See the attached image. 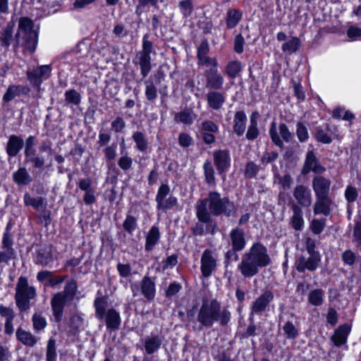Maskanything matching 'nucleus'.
<instances>
[{
  "mask_svg": "<svg viewBox=\"0 0 361 361\" xmlns=\"http://www.w3.org/2000/svg\"><path fill=\"white\" fill-rule=\"evenodd\" d=\"M195 210L198 221L204 223L208 233L214 235L217 225L212 216H219L223 214L226 217L234 216L237 207L228 197L222 196L217 191H210L207 197L197 202Z\"/></svg>",
  "mask_w": 361,
  "mask_h": 361,
  "instance_id": "1",
  "label": "nucleus"
},
{
  "mask_svg": "<svg viewBox=\"0 0 361 361\" xmlns=\"http://www.w3.org/2000/svg\"><path fill=\"white\" fill-rule=\"evenodd\" d=\"M231 319V313L227 307H222L216 299L204 300L198 310L197 322L202 328L209 329L215 322L221 326L228 325Z\"/></svg>",
  "mask_w": 361,
  "mask_h": 361,
  "instance_id": "2",
  "label": "nucleus"
},
{
  "mask_svg": "<svg viewBox=\"0 0 361 361\" xmlns=\"http://www.w3.org/2000/svg\"><path fill=\"white\" fill-rule=\"evenodd\" d=\"M37 43L38 32L35 30L33 20L28 17H20L14 35L13 49L22 48L24 53L33 54Z\"/></svg>",
  "mask_w": 361,
  "mask_h": 361,
  "instance_id": "3",
  "label": "nucleus"
},
{
  "mask_svg": "<svg viewBox=\"0 0 361 361\" xmlns=\"http://www.w3.org/2000/svg\"><path fill=\"white\" fill-rule=\"evenodd\" d=\"M77 283L71 279L66 282L63 291L56 293L51 300L52 314L56 322H61L63 308L67 303L71 302L76 294Z\"/></svg>",
  "mask_w": 361,
  "mask_h": 361,
  "instance_id": "4",
  "label": "nucleus"
},
{
  "mask_svg": "<svg viewBox=\"0 0 361 361\" xmlns=\"http://www.w3.org/2000/svg\"><path fill=\"white\" fill-rule=\"evenodd\" d=\"M37 297V290L30 286L26 277L20 276L16 286L15 302L20 312H27L31 306V300Z\"/></svg>",
  "mask_w": 361,
  "mask_h": 361,
  "instance_id": "5",
  "label": "nucleus"
},
{
  "mask_svg": "<svg viewBox=\"0 0 361 361\" xmlns=\"http://www.w3.org/2000/svg\"><path fill=\"white\" fill-rule=\"evenodd\" d=\"M149 35L145 34L142 37V50L137 54L138 64L142 78L147 77L152 69V59L150 54L155 53L152 42L148 39Z\"/></svg>",
  "mask_w": 361,
  "mask_h": 361,
  "instance_id": "6",
  "label": "nucleus"
},
{
  "mask_svg": "<svg viewBox=\"0 0 361 361\" xmlns=\"http://www.w3.org/2000/svg\"><path fill=\"white\" fill-rule=\"evenodd\" d=\"M259 268H264L271 262L267 248L261 243H255L243 255Z\"/></svg>",
  "mask_w": 361,
  "mask_h": 361,
  "instance_id": "7",
  "label": "nucleus"
},
{
  "mask_svg": "<svg viewBox=\"0 0 361 361\" xmlns=\"http://www.w3.org/2000/svg\"><path fill=\"white\" fill-rule=\"evenodd\" d=\"M279 133L281 135V138L279 135L277 133V126L275 121H273L271 123V126L269 128V135L272 140V142L281 149L283 148L284 144L283 141L286 142H290L293 139V134L290 132L287 125L284 123H281L279 125Z\"/></svg>",
  "mask_w": 361,
  "mask_h": 361,
  "instance_id": "8",
  "label": "nucleus"
},
{
  "mask_svg": "<svg viewBox=\"0 0 361 361\" xmlns=\"http://www.w3.org/2000/svg\"><path fill=\"white\" fill-rule=\"evenodd\" d=\"M51 67L49 65H42L27 71V78L30 83L39 92L42 82L51 75Z\"/></svg>",
  "mask_w": 361,
  "mask_h": 361,
  "instance_id": "9",
  "label": "nucleus"
},
{
  "mask_svg": "<svg viewBox=\"0 0 361 361\" xmlns=\"http://www.w3.org/2000/svg\"><path fill=\"white\" fill-rule=\"evenodd\" d=\"M217 267V259L211 250H205L201 257V273L205 278L209 277Z\"/></svg>",
  "mask_w": 361,
  "mask_h": 361,
  "instance_id": "10",
  "label": "nucleus"
},
{
  "mask_svg": "<svg viewBox=\"0 0 361 361\" xmlns=\"http://www.w3.org/2000/svg\"><path fill=\"white\" fill-rule=\"evenodd\" d=\"M34 262L37 265L51 267L54 262L51 246L48 245H39L35 251Z\"/></svg>",
  "mask_w": 361,
  "mask_h": 361,
  "instance_id": "11",
  "label": "nucleus"
},
{
  "mask_svg": "<svg viewBox=\"0 0 361 361\" xmlns=\"http://www.w3.org/2000/svg\"><path fill=\"white\" fill-rule=\"evenodd\" d=\"M274 298V295L271 290L268 289L264 290L252 302L250 314H262L265 311L270 302L273 301Z\"/></svg>",
  "mask_w": 361,
  "mask_h": 361,
  "instance_id": "12",
  "label": "nucleus"
},
{
  "mask_svg": "<svg viewBox=\"0 0 361 361\" xmlns=\"http://www.w3.org/2000/svg\"><path fill=\"white\" fill-rule=\"evenodd\" d=\"M310 256L306 257L300 256L295 262V267L298 272H304L305 270L314 271L321 261L319 254H309Z\"/></svg>",
  "mask_w": 361,
  "mask_h": 361,
  "instance_id": "13",
  "label": "nucleus"
},
{
  "mask_svg": "<svg viewBox=\"0 0 361 361\" xmlns=\"http://www.w3.org/2000/svg\"><path fill=\"white\" fill-rule=\"evenodd\" d=\"M293 195L297 201L298 205L303 207H310L312 204V197L310 189L303 184L297 185L293 191Z\"/></svg>",
  "mask_w": 361,
  "mask_h": 361,
  "instance_id": "14",
  "label": "nucleus"
},
{
  "mask_svg": "<svg viewBox=\"0 0 361 361\" xmlns=\"http://www.w3.org/2000/svg\"><path fill=\"white\" fill-rule=\"evenodd\" d=\"M165 340L164 336L160 334L152 333L142 341L145 350L147 355H152L161 348Z\"/></svg>",
  "mask_w": 361,
  "mask_h": 361,
  "instance_id": "15",
  "label": "nucleus"
},
{
  "mask_svg": "<svg viewBox=\"0 0 361 361\" xmlns=\"http://www.w3.org/2000/svg\"><path fill=\"white\" fill-rule=\"evenodd\" d=\"M206 87L210 90H219L223 87L224 78L216 68H212L204 73Z\"/></svg>",
  "mask_w": 361,
  "mask_h": 361,
  "instance_id": "16",
  "label": "nucleus"
},
{
  "mask_svg": "<svg viewBox=\"0 0 361 361\" xmlns=\"http://www.w3.org/2000/svg\"><path fill=\"white\" fill-rule=\"evenodd\" d=\"M214 161L218 173L223 174L231 165V157L228 150H217L214 152Z\"/></svg>",
  "mask_w": 361,
  "mask_h": 361,
  "instance_id": "17",
  "label": "nucleus"
},
{
  "mask_svg": "<svg viewBox=\"0 0 361 361\" xmlns=\"http://www.w3.org/2000/svg\"><path fill=\"white\" fill-rule=\"evenodd\" d=\"M310 171L319 174L323 173L326 171V168L320 164L312 150L308 151L306 154L302 173H307Z\"/></svg>",
  "mask_w": 361,
  "mask_h": 361,
  "instance_id": "18",
  "label": "nucleus"
},
{
  "mask_svg": "<svg viewBox=\"0 0 361 361\" xmlns=\"http://www.w3.org/2000/svg\"><path fill=\"white\" fill-rule=\"evenodd\" d=\"M331 182L324 176H315L312 179V188L316 197L329 195Z\"/></svg>",
  "mask_w": 361,
  "mask_h": 361,
  "instance_id": "19",
  "label": "nucleus"
},
{
  "mask_svg": "<svg viewBox=\"0 0 361 361\" xmlns=\"http://www.w3.org/2000/svg\"><path fill=\"white\" fill-rule=\"evenodd\" d=\"M24 146L23 139L18 135H11L8 137L6 152L9 158L16 157Z\"/></svg>",
  "mask_w": 361,
  "mask_h": 361,
  "instance_id": "20",
  "label": "nucleus"
},
{
  "mask_svg": "<svg viewBox=\"0 0 361 361\" xmlns=\"http://www.w3.org/2000/svg\"><path fill=\"white\" fill-rule=\"evenodd\" d=\"M260 269L261 268L242 255L241 261L238 264V270L244 278L250 279L256 276Z\"/></svg>",
  "mask_w": 361,
  "mask_h": 361,
  "instance_id": "21",
  "label": "nucleus"
},
{
  "mask_svg": "<svg viewBox=\"0 0 361 361\" xmlns=\"http://www.w3.org/2000/svg\"><path fill=\"white\" fill-rule=\"evenodd\" d=\"M103 320L105 321L107 329L117 331L120 329L121 317L120 313L116 309L113 307L108 309L105 317H103Z\"/></svg>",
  "mask_w": 361,
  "mask_h": 361,
  "instance_id": "22",
  "label": "nucleus"
},
{
  "mask_svg": "<svg viewBox=\"0 0 361 361\" xmlns=\"http://www.w3.org/2000/svg\"><path fill=\"white\" fill-rule=\"evenodd\" d=\"M231 247L234 250L242 251L246 245L245 234L244 230L240 227L233 228L230 233Z\"/></svg>",
  "mask_w": 361,
  "mask_h": 361,
  "instance_id": "23",
  "label": "nucleus"
},
{
  "mask_svg": "<svg viewBox=\"0 0 361 361\" xmlns=\"http://www.w3.org/2000/svg\"><path fill=\"white\" fill-rule=\"evenodd\" d=\"M206 99L208 107L216 111L221 109L226 102L225 94L217 90L209 92Z\"/></svg>",
  "mask_w": 361,
  "mask_h": 361,
  "instance_id": "24",
  "label": "nucleus"
},
{
  "mask_svg": "<svg viewBox=\"0 0 361 361\" xmlns=\"http://www.w3.org/2000/svg\"><path fill=\"white\" fill-rule=\"evenodd\" d=\"M141 293L148 300L152 301L154 299L156 295L155 280L149 276H145L140 283Z\"/></svg>",
  "mask_w": 361,
  "mask_h": 361,
  "instance_id": "25",
  "label": "nucleus"
},
{
  "mask_svg": "<svg viewBox=\"0 0 361 361\" xmlns=\"http://www.w3.org/2000/svg\"><path fill=\"white\" fill-rule=\"evenodd\" d=\"M332 204L333 200L329 195L316 197V201L314 204V214L328 216L331 212Z\"/></svg>",
  "mask_w": 361,
  "mask_h": 361,
  "instance_id": "26",
  "label": "nucleus"
},
{
  "mask_svg": "<svg viewBox=\"0 0 361 361\" xmlns=\"http://www.w3.org/2000/svg\"><path fill=\"white\" fill-rule=\"evenodd\" d=\"M30 91V87L22 85H9L3 96V102L8 103L12 101L16 97L20 95H27Z\"/></svg>",
  "mask_w": 361,
  "mask_h": 361,
  "instance_id": "27",
  "label": "nucleus"
},
{
  "mask_svg": "<svg viewBox=\"0 0 361 361\" xmlns=\"http://www.w3.org/2000/svg\"><path fill=\"white\" fill-rule=\"evenodd\" d=\"M0 315L5 318L4 324V333L6 335L11 336L14 332L13 320L16 317V314L13 310L11 307L0 305Z\"/></svg>",
  "mask_w": 361,
  "mask_h": 361,
  "instance_id": "28",
  "label": "nucleus"
},
{
  "mask_svg": "<svg viewBox=\"0 0 361 361\" xmlns=\"http://www.w3.org/2000/svg\"><path fill=\"white\" fill-rule=\"evenodd\" d=\"M16 23L13 20L8 22L6 26L0 32V44L6 50L11 44L12 40L14 41L13 30Z\"/></svg>",
  "mask_w": 361,
  "mask_h": 361,
  "instance_id": "29",
  "label": "nucleus"
},
{
  "mask_svg": "<svg viewBox=\"0 0 361 361\" xmlns=\"http://www.w3.org/2000/svg\"><path fill=\"white\" fill-rule=\"evenodd\" d=\"M291 209L293 215L290 219L289 224L294 230L300 231L303 229L305 224L302 208L296 204V203H294L291 206Z\"/></svg>",
  "mask_w": 361,
  "mask_h": 361,
  "instance_id": "30",
  "label": "nucleus"
},
{
  "mask_svg": "<svg viewBox=\"0 0 361 361\" xmlns=\"http://www.w3.org/2000/svg\"><path fill=\"white\" fill-rule=\"evenodd\" d=\"M260 114L258 111H254L250 116V125L247 130L245 137L248 140H255L259 135L258 128V119Z\"/></svg>",
  "mask_w": 361,
  "mask_h": 361,
  "instance_id": "31",
  "label": "nucleus"
},
{
  "mask_svg": "<svg viewBox=\"0 0 361 361\" xmlns=\"http://www.w3.org/2000/svg\"><path fill=\"white\" fill-rule=\"evenodd\" d=\"M350 331V326L346 324L341 325L336 329L331 338L334 345L337 347H340L345 344L347 341V338Z\"/></svg>",
  "mask_w": 361,
  "mask_h": 361,
  "instance_id": "32",
  "label": "nucleus"
},
{
  "mask_svg": "<svg viewBox=\"0 0 361 361\" xmlns=\"http://www.w3.org/2000/svg\"><path fill=\"white\" fill-rule=\"evenodd\" d=\"M16 336L19 342L28 347H34L39 340L32 333L24 330L21 327L17 329Z\"/></svg>",
  "mask_w": 361,
  "mask_h": 361,
  "instance_id": "33",
  "label": "nucleus"
},
{
  "mask_svg": "<svg viewBox=\"0 0 361 361\" xmlns=\"http://www.w3.org/2000/svg\"><path fill=\"white\" fill-rule=\"evenodd\" d=\"M160 237L161 233L158 226H152L146 235V241L145 245V250L147 252L152 251L154 246L158 244Z\"/></svg>",
  "mask_w": 361,
  "mask_h": 361,
  "instance_id": "34",
  "label": "nucleus"
},
{
  "mask_svg": "<svg viewBox=\"0 0 361 361\" xmlns=\"http://www.w3.org/2000/svg\"><path fill=\"white\" fill-rule=\"evenodd\" d=\"M247 117L243 111H236L233 118V132L238 135L241 136L245 133L246 128Z\"/></svg>",
  "mask_w": 361,
  "mask_h": 361,
  "instance_id": "35",
  "label": "nucleus"
},
{
  "mask_svg": "<svg viewBox=\"0 0 361 361\" xmlns=\"http://www.w3.org/2000/svg\"><path fill=\"white\" fill-rule=\"evenodd\" d=\"M243 18V12L239 9H228L226 14V24L228 29H233L237 26Z\"/></svg>",
  "mask_w": 361,
  "mask_h": 361,
  "instance_id": "36",
  "label": "nucleus"
},
{
  "mask_svg": "<svg viewBox=\"0 0 361 361\" xmlns=\"http://www.w3.org/2000/svg\"><path fill=\"white\" fill-rule=\"evenodd\" d=\"M108 307V299L106 296L97 297L94 301V307L95 309V316L99 320H103Z\"/></svg>",
  "mask_w": 361,
  "mask_h": 361,
  "instance_id": "37",
  "label": "nucleus"
},
{
  "mask_svg": "<svg viewBox=\"0 0 361 361\" xmlns=\"http://www.w3.org/2000/svg\"><path fill=\"white\" fill-rule=\"evenodd\" d=\"M13 181L19 185H25L30 184L32 179L25 167H20L13 173Z\"/></svg>",
  "mask_w": 361,
  "mask_h": 361,
  "instance_id": "38",
  "label": "nucleus"
},
{
  "mask_svg": "<svg viewBox=\"0 0 361 361\" xmlns=\"http://www.w3.org/2000/svg\"><path fill=\"white\" fill-rule=\"evenodd\" d=\"M132 139L135 143L136 149L141 152H146L149 147V142L145 134L141 131H135L132 135Z\"/></svg>",
  "mask_w": 361,
  "mask_h": 361,
  "instance_id": "39",
  "label": "nucleus"
},
{
  "mask_svg": "<svg viewBox=\"0 0 361 361\" xmlns=\"http://www.w3.org/2000/svg\"><path fill=\"white\" fill-rule=\"evenodd\" d=\"M25 161L30 163L34 169H41L46 163L45 158L38 154L37 151L25 154Z\"/></svg>",
  "mask_w": 361,
  "mask_h": 361,
  "instance_id": "40",
  "label": "nucleus"
},
{
  "mask_svg": "<svg viewBox=\"0 0 361 361\" xmlns=\"http://www.w3.org/2000/svg\"><path fill=\"white\" fill-rule=\"evenodd\" d=\"M195 117L196 115L191 110L185 109L177 113L175 115L174 120L176 122L190 126L193 123Z\"/></svg>",
  "mask_w": 361,
  "mask_h": 361,
  "instance_id": "41",
  "label": "nucleus"
},
{
  "mask_svg": "<svg viewBox=\"0 0 361 361\" xmlns=\"http://www.w3.org/2000/svg\"><path fill=\"white\" fill-rule=\"evenodd\" d=\"M203 169L206 183L208 185H215V172L212 161L207 160L203 165Z\"/></svg>",
  "mask_w": 361,
  "mask_h": 361,
  "instance_id": "42",
  "label": "nucleus"
},
{
  "mask_svg": "<svg viewBox=\"0 0 361 361\" xmlns=\"http://www.w3.org/2000/svg\"><path fill=\"white\" fill-rule=\"evenodd\" d=\"M324 292L317 288L311 290L308 295V302L314 306H321L323 304Z\"/></svg>",
  "mask_w": 361,
  "mask_h": 361,
  "instance_id": "43",
  "label": "nucleus"
},
{
  "mask_svg": "<svg viewBox=\"0 0 361 361\" xmlns=\"http://www.w3.org/2000/svg\"><path fill=\"white\" fill-rule=\"evenodd\" d=\"M242 71L241 63L238 61H232L228 63L226 67V73L227 75L233 79L239 74Z\"/></svg>",
  "mask_w": 361,
  "mask_h": 361,
  "instance_id": "44",
  "label": "nucleus"
},
{
  "mask_svg": "<svg viewBox=\"0 0 361 361\" xmlns=\"http://www.w3.org/2000/svg\"><path fill=\"white\" fill-rule=\"evenodd\" d=\"M145 96L148 101H154L155 100L157 97V87L151 79L146 80L145 81Z\"/></svg>",
  "mask_w": 361,
  "mask_h": 361,
  "instance_id": "45",
  "label": "nucleus"
},
{
  "mask_svg": "<svg viewBox=\"0 0 361 361\" xmlns=\"http://www.w3.org/2000/svg\"><path fill=\"white\" fill-rule=\"evenodd\" d=\"M177 205L178 199L174 196H169L168 198L158 203L157 205V208L158 210H161L166 212L168 210L172 209Z\"/></svg>",
  "mask_w": 361,
  "mask_h": 361,
  "instance_id": "46",
  "label": "nucleus"
},
{
  "mask_svg": "<svg viewBox=\"0 0 361 361\" xmlns=\"http://www.w3.org/2000/svg\"><path fill=\"white\" fill-rule=\"evenodd\" d=\"M46 360L47 361H56V341L53 338H50L47 342L46 349Z\"/></svg>",
  "mask_w": 361,
  "mask_h": 361,
  "instance_id": "47",
  "label": "nucleus"
},
{
  "mask_svg": "<svg viewBox=\"0 0 361 361\" xmlns=\"http://www.w3.org/2000/svg\"><path fill=\"white\" fill-rule=\"evenodd\" d=\"M24 203L26 206H32L35 209L39 210L43 208L44 200L42 197H32L26 193L24 195Z\"/></svg>",
  "mask_w": 361,
  "mask_h": 361,
  "instance_id": "48",
  "label": "nucleus"
},
{
  "mask_svg": "<svg viewBox=\"0 0 361 361\" xmlns=\"http://www.w3.org/2000/svg\"><path fill=\"white\" fill-rule=\"evenodd\" d=\"M283 330L286 338L295 339L299 335L298 328L290 321H287L283 326Z\"/></svg>",
  "mask_w": 361,
  "mask_h": 361,
  "instance_id": "49",
  "label": "nucleus"
},
{
  "mask_svg": "<svg viewBox=\"0 0 361 361\" xmlns=\"http://www.w3.org/2000/svg\"><path fill=\"white\" fill-rule=\"evenodd\" d=\"M123 229L128 234H130V235L133 234V233L137 228V218L130 214H128L126 216V219L123 221Z\"/></svg>",
  "mask_w": 361,
  "mask_h": 361,
  "instance_id": "50",
  "label": "nucleus"
},
{
  "mask_svg": "<svg viewBox=\"0 0 361 361\" xmlns=\"http://www.w3.org/2000/svg\"><path fill=\"white\" fill-rule=\"evenodd\" d=\"M65 100L68 104L77 106L81 102V95L75 90L71 89L66 91Z\"/></svg>",
  "mask_w": 361,
  "mask_h": 361,
  "instance_id": "51",
  "label": "nucleus"
},
{
  "mask_svg": "<svg viewBox=\"0 0 361 361\" xmlns=\"http://www.w3.org/2000/svg\"><path fill=\"white\" fill-rule=\"evenodd\" d=\"M300 46V39L298 37H293L288 42L283 43L281 48L284 52L291 54L295 52Z\"/></svg>",
  "mask_w": 361,
  "mask_h": 361,
  "instance_id": "52",
  "label": "nucleus"
},
{
  "mask_svg": "<svg viewBox=\"0 0 361 361\" xmlns=\"http://www.w3.org/2000/svg\"><path fill=\"white\" fill-rule=\"evenodd\" d=\"M158 1L159 0H138V4L135 8V13L140 16L149 6L157 7Z\"/></svg>",
  "mask_w": 361,
  "mask_h": 361,
  "instance_id": "53",
  "label": "nucleus"
},
{
  "mask_svg": "<svg viewBox=\"0 0 361 361\" xmlns=\"http://www.w3.org/2000/svg\"><path fill=\"white\" fill-rule=\"evenodd\" d=\"M32 321L34 329L37 331L44 329L47 324L46 319L38 313H35L32 315Z\"/></svg>",
  "mask_w": 361,
  "mask_h": 361,
  "instance_id": "54",
  "label": "nucleus"
},
{
  "mask_svg": "<svg viewBox=\"0 0 361 361\" xmlns=\"http://www.w3.org/2000/svg\"><path fill=\"white\" fill-rule=\"evenodd\" d=\"M123 154L118 160V166L123 171H128L131 169L133 165V159L128 156V152L126 151L125 153L121 151Z\"/></svg>",
  "mask_w": 361,
  "mask_h": 361,
  "instance_id": "55",
  "label": "nucleus"
},
{
  "mask_svg": "<svg viewBox=\"0 0 361 361\" xmlns=\"http://www.w3.org/2000/svg\"><path fill=\"white\" fill-rule=\"evenodd\" d=\"M219 131V126L212 121L205 120L202 122L200 127V132L216 133Z\"/></svg>",
  "mask_w": 361,
  "mask_h": 361,
  "instance_id": "56",
  "label": "nucleus"
},
{
  "mask_svg": "<svg viewBox=\"0 0 361 361\" xmlns=\"http://www.w3.org/2000/svg\"><path fill=\"white\" fill-rule=\"evenodd\" d=\"M83 325V318L78 315L74 314L70 319V328L73 333L78 332Z\"/></svg>",
  "mask_w": 361,
  "mask_h": 361,
  "instance_id": "57",
  "label": "nucleus"
},
{
  "mask_svg": "<svg viewBox=\"0 0 361 361\" xmlns=\"http://www.w3.org/2000/svg\"><path fill=\"white\" fill-rule=\"evenodd\" d=\"M178 6L184 17H189L193 11L192 0H182L179 2Z\"/></svg>",
  "mask_w": 361,
  "mask_h": 361,
  "instance_id": "58",
  "label": "nucleus"
},
{
  "mask_svg": "<svg viewBox=\"0 0 361 361\" xmlns=\"http://www.w3.org/2000/svg\"><path fill=\"white\" fill-rule=\"evenodd\" d=\"M296 135L301 142H306L309 139L307 128L301 122H298L296 125Z\"/></svg>",
  "mask_w": 361,
  "mask_h": 361,
  "instance_id": "59",
  "label": "nucleus"
},
{
  "mask_svg": "<svg viewBox=\"0 0 361 361\" xmlns=\"http://www.w3.org/2000/svg\"><path fill=\"white\" fill-rule=\"evenodd\" d=\"M259 170V166L253 161L247 163L245 168V176L247 178H255Z\"/></svg>",
  "mask_w": 361,
  "mask_h": 361,
  "instance_id": "60",
  "label": "nucleus"
},
{
  "mask_svg": "<svg viewBox=\"0 0 361 361\" xmlns=\"http://www.w3.org/2000/svg\"><path fill=\"white\" fill-rule=\"evenodd\" d=\"M249 322L250 324L247 327L246 330L242 334V336L245 338H249L250 336H255L257 335V328L254 322L252 314H250Z\"/></svg>",
  "mask_w": 361,
  "mask_h": 361,
  "instance_id": "61",
  "label": "nucleus"
},
{
  "mask_svg": "<svg viewBox=\"0 0 361 361\" xmlns=\"http://www.w3.org/2000/svg\"><path fill=\"white\" fill-rule=\"evenodd\" d=\"M126 127V122L121 116L116 117L111 122V128L115 133H122Z\"/></svg>",
  "mask_w": 361,
  "mask_h": 361,
  "instance_id": "62",
  "label": "nucleus"
},
{
  "mask_svg": "<svg viewBox=\"0 0 361 361\" xmlns=\"http://www.w3.org/2000/svg\"><path fill=\"white\" fill-rule=\"evenodd\" d=\"M170 191V188L167 184H161L159 186L157 194L156 195L155 200L157 204L159 203L162 200H164L166 197L169 195Z\"/></svg>",
  "mask_w": 361,
  "mask_h": 361,
  "instance_id": "63",
  "label": "nucleus"
},
{
  "mask_svg": "<svg viewBox=\"0 0 361 361\" xmlns=\"http://www.w3.org/2000/svg\"><path fill=\"white\" fill-rule=\"evenodd\" d=\"M353 237L356 243V246L361 250V215L360 219L355 223Z\"/></svg>",
  "mask_w": 361,
  "mask_h": 361,
  "instance_id": "64",
  "label": "nucleus"
}]
</instances>
